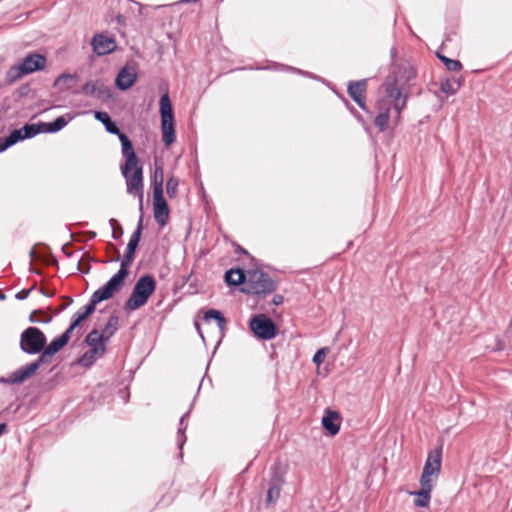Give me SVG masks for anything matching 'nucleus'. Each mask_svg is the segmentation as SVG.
I'll use <instances>...</instances> for the list:
<instances>
[{"instance_id": "nucleus-22", "label": "nucleus", "mask_w": 512, "mask_h": 512, "mask_svg": "<svg viewBox=\"0 0 512 512\" xmlns=\"http://www.w3.org/2000/svg\"><path fill=\"white\" fill-rule=\"evenodd\" d=\"M420 490L410 492V495L415 496L414 505L416 507H427L431 500V491L435 485L420 482Z\"/></svg>"}, {"instance_id": "nucleus-45", "label": "nucleus", "mask_w": 512, "mask_h": 512, "mask_svg": "<svg viewBox=\"0 0 512 512\" xmlns=\"http://www.w3.org/2000/svg\"><path fill=\"white\" fill-rule=\"evenodd\" d=\"M82 322H83V319H81V317L79 315L74 314L72 317L71 324L69 325V327L66 329V331L64 333H67V336L70 337L73 330L76 327H78Z\"/></svg>"}, {"instance_id": "nucleus-13", "label": "nucleus", "mask_w": 512, "mask_h": 512, "mask_svg": "<svg viewBox=\"0 0 512 512\" xmlns=\"http://www.w3.org/2000/svg\"><path fill=\"white\" fill-rule=\"evenodd\" d=\"M375 108L378 114L374 119V125L379 131L383 132L388 128L390 111L391 108H394V100L386 95V97L379 98L376 101Z\"/></svg>"}, {"instance_id": "nucleus-30", "label": "nucleus", "mask_w": 512, "mask_h": 512, "mask_svg": "<svg viewBox=\"0 0 512 512\" xmlns=\"http://www.w3.org/2000/svg\"><path fill=\"white\" fill-rule=\"evenodd\" d=\"M106 336L103 333H99L97 329H93L88 335L86 336L84 342L89 347H105L104 342L107 341Z\"/></svg>"}, {"instance_id": "nucleus-48", "label": "nucleus", "mask_w": 512, "mask_h": 512, "mask_svg": "<svg viewBox=\"0 0 512 512\" xmlns=\"http://www.w3.org/2000/svg\"><path fill=\"white\" fill-rule=\"evenodd\" d=\"M284 301V297L280 294L274 295L272 299V304L275 306L281 305Z\"/></svg>"}, {"instance_id": "nucleus-57", "label": "nucleus", "mask_w": 512, "mask_h": 512, "mask_svg": "<svg viewBox=\"0 0 512 512\" xmlns=\"http://www.w3.org/2000/svg\"><path fill=\"white\" fill-rule=\"evenodd\" d=\"M34 255H35V250H34V249H32V250L30 251V256H31V257H33Z\"/></svg>"}, {"instance_id": "nucleus-26", "label": "nucleus", "mask_w": 512, "mask_h": 512, "mask_svg": "<svg viewBox=\"0 0 512 512\" xmlns=\"http://www.w3.org/2000/svg\"><path fill=\"white\" fill-rule=\"evenodd\" d=\"M23 65L31 67V73L42 70L46 64L44 55L37 53H28L22 60Z\"/></svg>"}, {"instance_id": "nucleus-46", "label": "nucleus", "mask_w": 512, "mask_h": 512, "mask_svg": "<svg viewBox=\"0 0 512 512\" xmlns=\"http://www.w3.org/2000/svg\"><path fill=\"white\" fill-rule=\"evenodd\" d=\"M325 355L326 350L324 348L319 349L313 356V362L316 365H320L321 363H323Z\"/></svg>"}, {"instance_id": "nucleus-19", "label": "nucleus", "mask_w": 512, "mask_h": 512, "mask_svg": "<svg viewBox=\"0 0 512 512\" xmlns=\"http://www.w3.org/2000/svg\"><path fill=\"white\" fill-rule=\"evenodd\" d=\"M82 92L86 96L100 100H106L111 96L109 87L100 80L86 82L82 87Z\"/></svg>"}, {"instance_id": "nucleus-4", "label": "nucleus", "mask_w": 512, "mask_h": 512, "mask_svg": "<svg viewBox=\"0 0 512 512\" xmlns=\"http://www.w3.org/2000/svg\"><path fill=\"white\" fill-rule=\"evenodd\" d=\"M277 289L276 282L272 277L260 270H251L248 272V281L243 292L256 296H266Z\"/></svg>"}, {"instance_id": "nucleus-12", "label": "nucleus", "mask_w": 512, "mask_h": 512, "mask_svg": "<svg viewBox=\"0 0 512 512\" xmlns=\"http://www.w3.org/2000/svg\"><path fill=\"white\" fill-rule=\"evenodd\" d=\"M43 364L44 363L41 362L39 358H37L35 361L25 366H21L15 371L11 372L7 378H2L1 382L10 385L21 384L32 377Z\"/></svg>"}, {"instance_id": "nucleus-34", "label": "nucleus", "mask_w": 512, "mask_h": 512, "mask_svg": "<svg viewBox=\"0 0 512 512\" xmlns=\"http://www.w3.org/2000/svg\"><path fill=\"white\" fill-rule=\"evenodd\" d=\"M459 88L460 82L455 78L441 80L440 82V90L448 95L455 94L459 90Z\"/></svg>"}, {"instance_id": "nucleus-49", "label": "nucleus", "mask_w": 512, "mask_h": 512, "mask_svg": "<svg viewBox=\"0 0 512 512\" xmlns=\"http://www.w3.org/2000/svg\"><path fill=\"white\" fill-rule=\"evenodd\" d=\"M506 349V344L504 340H497L496 347L494 348V351H502Z\"/></svg>"}, {"instance_id": "nucleus-29", "label": "nucleus", "mask_w": 512, "mask_h": 512, "mask_svg": "<svg viewBox=\"0 0 512 512\" xmlns=\"http://www.w3.org/2000/svg\"><path fill=\"white\" fill-rule=\"evenodd\" d=\"M164 171L162 165H156L151 176L153 194L163 192Z\"/></svg>"}, {"instance_id": "nucleus-28", "label": "nucleus", "mask_w": 512, "mask_h": 512, "mask_svg": "<svg viewBox=\"0 0 512 512\" xmlns=\"http://www.w3.org/2000/svg\"><path fill=\"white\" fill-rule=\"evenodd\" d=\"M31 67H26L23 63H19L10 67L6 74V80L8 83H13L19 80L22 76L30 74Z\"/></svg>"}, {"instance_id": "nucleus-17", "label": "nucleus", "mask_w": 512, "mask_h": 512, "mask_svg": "<svg viewBox=\"0 0 512 512\" xmlns=\"http://www.w3.org/2000/svg\"><path fill=\"white\" fill-rule=\"evenodd\" d=\"M367 85V79L350 81L347 85V92L349 96L364 111H367V106L365 103V93L367 90Z\"/></svg>"}, {"instance_id": "nucleus-21", "label": "nucleus", "mask_w": 512, "mask_h": 512, "mask_svg": "<svg viewBox=\"0 0 512 512\" xmlns=\"http://www.w3.org/2000/svg\"><path fill=\"white\" fill-rule=\"evenodd\" d=\"M11 133L18 143L26 139H31L40 133H44V131L42 122H39L37 124H25L22 128L15 129Z\"/></svg>"}, {"instance_id": "nucleus-20", "label": "nucleus", "mask_w": 512, "mask_h": 512, "mask_svg": "<svg viewBox=\"0 0 512 512\" xmlns=\"http://www.w3.org/2000/svg\"><path fill=\"white\" fill-rule=\"evenodd\" d=\"M91 45L93 51L99 56L109 54L116 48L115 40L107 37L106 34H94Z\"/></svg>"}, {"instance_id": "nucleus-8", "label": "nucleus", "mask_w": 512, "mask_h": 512, "mask_svg": "<svg viewBox=\"0 0 512 512\" xmlns=\"http://www.w3.org/2000/svg\"><path fill=\"white\" fill-rule=\"evenodd\" d=\"M442 465V446L436 447L429 451L425 461L420 482L436 485L440 476Z\"/></svg>"}, {"instance_id": "nucleus-58", "label": "nucleus", "mask_w": 512, "mask_h": 512, "mask_svg": "<svg viewBox=\"0 0 512 512\" xmlns=\"http://www.w3.org/2000/svg\"><path fill=\"white\" fill-rule=\"evenodd\" d=\"M511 419H512V409H511Z\"/></svg>"}, {"instance_id": "nucleus-44", "label": "nucleus", "mask_w": 512, "mask_h": 512, "mask_svg": "<svg viewBox=\"0 0 512 512\" xmlns=\"http://www.w3.org/2000/svg\"><path fill=\"white\" fill-rule=\"evenodd\" d=\"M82 322H83V319H81V317L79 315L74 314L72 317L71 324L69 325V327L66 329V331L64 333H67V336L70 337L73 330L76 327H78Z\"/></svg>"}, {"instance_id": "nucleus-10", "label": "nucleus", "mask_w": 512, "mask_h": 512, "mask_svg": "<svg viewBox=\"0 0 512 512\" xmlns=\"http://www.w3.org/2000/svg\"><path fill=\"white\" fill-rule=\"evenodd\" d=\"M130 0L118 1V7H112L105 15L107 25L117 31L126 29L131 23V17L126 12L125 7Z\"/></svg>"}, {"instance_id": "nucleus-41", "label": "nucleus", "mask_w": 512, "mask_h": 512, "mask_svg": "<svg viewBox=\"0 0 512 512\" xmlns=\"http://www.w3.org/2000/svg\"><path fill=\"white\" fill-rule=\"evenodd\" d=\"M16 143L17 142L14 139L11 132L6 137H0V153L4 152L5 150H7L11 146L15 145Z\"/></svg>"}, {"instance_id": "nucleus-23", "label": "nucleus", "mask_w": 512, "mask_h": 512, "mask_svg": "<svg viewBox=\"0 0 512 512\" xmlns=\"http://www.w3.org/2000/svg\"><path fill=\"white\" fill-rule=\"evenodd\" d=\"M106 351V347H90L83 355H81L77 359V364L89 368L91 367L99 358H101Z\"/></svg>"}, {"instance_id": "nucleus-14", "label": "nucleus", "mask_w": 512, "mask_h": 512, "mask_svg": "<svg viewBox=\"0 0 512 512\" xmlns=\"http://www.w3.org/2000/svg\"><path fill=\"white\" fill-rule=\"evenodd\" d=\"M285 483L284 473L278 467H274L269 481V488L266 495V506H273L280 497L282 486Z\"/></svg>"}, {"instance_id": "nucleus-50", "label": "nucleus", "mask_w": 512, "mask_h": 512, "mask_svg": "<svg viewBox=\"0 0 512 512\" xmlns=\"http://www.w3.org/2000/svg\"><path fill=\"white\" fill-rule=\"evenodd\" d=\"M74 314L79 315L81 319H83V321L89 317L87 313L84 311L83 307L78 309Z\"/></svg>"}, {"instance_id": "nucleus-2", "label": "nucleus", "mask_w": 512, "mask_h": 512, "mask_svg": "<svg viewBox=\"0 0 512 512\" xmlns=\"http://www.w3.org/2000/svg\"><path fill=\"white\" fill-rule=\"evenodd\" d=\"M125 159L124 165L121 166V172L126 179V190L130 195L138 196L140 211L143 210V169L139 165V159L134 152V159L129 161V156L122 153Z\"/></svg>"}, {"instance_id": "nucleus-42", "label": "nucleus", "mask_w": 512, "mask_h": 512, "mask_svg": "<svg viewBox=\"0 0 512 512\" xmlns=\"http://www.w3.org/2000/svg\"><path fill=\"white\" fill-rule=\"evenodd\" d=\"M77 75L76 74H69V73H62L55 81V86L60 85L61 83L68 84L69 81H76ZM67 89H70L71 86L67 85Z\"/></svg>"}, {"instance_id": "nucleus-9", "label": "nucleus", "mask_w": 512, "mask_h": 512, "mask_svg": "<svg viewBox=\"0 0 512 512\" xmlns=\"http://www.w3.org/2000/svg\"><path fill=\"white\" fill-rule=\"evenodd\" d=\"M249 327L255 336L261 340H271L277 335V326L265 314H258L252 317Z\"/></svg>"}, {"instance_id": "nucleus-43", "label": "nucleus", "mask_w": 512, "mask_h": 512, "mask_svg": "<svg viewBox=\"0 0 512 512\" xmlns=\"http://www.w3.org/2000/svg\"><path fill=\"white\" fill-rule=\"evenodd\" d=\"M111 227H112V237L114 239H118L120 238L122 235H123V229L122 227L119 225V223L117 222L116 219L112 218L110 219L109 221Z\"/></svg>"}, {"instance_id": "nucleus-51", "label": "nucleus", "mask_w": 512, "mask_h": 512, "mask_svg": "<svg viewBox=\"0 0 512 512\" xmlns=\"http://www.w3.org/2000/svg\"><path fill=\"white\" fill-rule=\"evenodd\" d=\"M450 41H451L450 35L446 34L445 38L442 40V44H441L440 48L443 49L444 47H446L448 42H450Z\"/></svg>"}, {"instance_id": "nucleus-24", "label": "nucleus", "mask_w": 512, "mask_h": 512, "mask_svg": "<svg viewBox=\"0 0 512 512\" xmlns=\"http://www.w3.org/2000/svg\"><path fill=\"white\" fill-rule=\"evenodd\" d=\"M322 425L331 436H335L340 430L339 414L337 412L327 410L322 417Z\"/></svg>"}, {"instance_id": "nucleus-54", "label": "nucleus", "mask_w": 512, "mask_h": 512, "mask_svg": "<svg viewBox=\"0 0 512 512\" xmlns=\"http://www.w3.org/2000/svg\"><path fill=\"white\" fill-rule=\"evenodd\" d=\"M390 54H391V58H392V59H395V58H396V56H397V50H396V48H395V47H392V48L390 49Z\"/></svg>"}, {"instance_id": "nucleus-5", "label": "nucleus", "mask_w": 512, "mask_h": 512, "mask_svg": "<svg viewBox=\"0 0 512 512\" xmlns=\"http://www.w3.org/2000/svg\"><path fill=\"white\" fill-rule=\"evenodd\" d=\"M47 343V337L42 330L30 326L20 334L19 346L22 352L29 355L41 354Z\"/></svg>"}, {"instance_id": "nucleus-1", "label": "nucleus", "mask_w": 512, "mask_h": 512, "mask_svg": "<svg viewBox=\"0 0 512 512\" xmlns=\"http://www.w3.org/2000/svg\"><path fill=\"white\" fill-rule=\"evenodd\" d=\"M415 77L414 67L409 63H404L397 66L393 74L387 77L383 83L386 95L394 100V110L397 114L396 121L400 120V114L406 107L407 96L402 94Z\"/></svg>"}, {"instance_id": "nucleus-38", "label": "nucleus", "mask_w": 512, "mask_h": 512, "mask_svg": "<svg viewBox=\"0 0 512 512\" xmlns=\"http://www.w3.org/2000/svg\"><path fill=\"white\" fill-rule=\"evenodd\" d=\"M179 181L175 176H171L166 182V192L170 198H174L177 195Z\"/></svg>"}, {"instance_id": "nucleus-16", "label": "nucleus", "mask_w": 512, "mask_h": 512, "mask_svg": "<svg viewBox=\"0 0 512 512\" xmlns=\"http://www.w3.org/2000/svg\"><path fill=\"white\" fill-rule=\"evenodd\" d=\"M70 337L67 333H62L60 336L54 338L49 344L46 343L43 352L38 357L44 364H49L53 356L58 353L64 346L68 344Z\"/></svg>"}, {"instance_id": "nucleus-37", "label": "nucleus", "mask_w": 512, "mask_h": 512, "mask_svg": "<svg viewBox=\"0 0 512 512\" xmlns=\"http://www.w3.org/2000/svg\"><path fill=\"white\" fill-rule=\"evenodd\" d=\"M51 320L52 317L46 315L41 309L34 310L29 315V321L32 323H49Z\"/></svg>"}, {"instance_id": "nucleus-52", "label": "nucleus", "mask_w": 512, "mask_h": 512, "mask_svg": "<svg viewBox=\"0 0 512 512\" xmlns=\"http://www.w3.org/2000/svg\"><path fill=\"white\" fill-rule=\"evenodd\" d=\"M512 336V320H511V323L509 325V328L507 329L506 333H505V337L510 339V337Z\"/></svg>"}, {"instance_id": "nucleus-32", "label": "nucleus", "mask_w": 512, "mask_h": 512, "mask_svg": "<svg viewBox=\"0 0 512 512\" xmlns=\"http://www.w3.org/2000/svg\"><path fill=\"white\" fill-rule=\"evenodd\" d=\"M67 124L68 121L63 116L57 117L52 122H42L44 133H56L62 130Z\"/></svg>"}, {"instance_id": "nucleus-15", "label": "nucleus", "mask_w": 512, "mask_h": 512, "mask_svg": "<svg viewBox=\"0 0 512 512\" xmlns=\"http://www.w3.org/2000/svg\"><path fill=\"white\" fill-rule=\"evenodd\" d=\"M142 222H143V218H142V216H140L138 224H137V228L135 229V231L132 233V235L130 237V240L127 244L126 252L121 261L120 266L122 268L128 269V267L132 264V262L134 260L135 251H136V249L139 245L140 239H141V234H142V229H143Z\"/></svg>"}, {"instance_id": "nucleus-27", "label": "nucleus", "mask_w": 512, "mask_h": 512, "mask_svg": "<svg viewBox=\"0 0 512 512\" xmlns=\"http://www.w3.org/2000/svg\"><path fill=\"white\" fill-rule=\"evenodd\" d=\"M244 271L240 268H232L225 272L224 280L228 286H239L245 282Z\"/></svg>"}, {"instance_id": "nucleus-31", "label": "nucleus", "mask_w": 512, "mask_h": 512, "mask_svg": "<svg viewBox=\"0 0 512 512\" xmlns=\"http://www.w3.org/2000/svg\"><path fill=\"white\" fill-rule=\"evenodd\" d=\"M189 413H190V410H188L186 413H184L179 420V429L177 432V446L180 450H182V448L186 442L185 431L188 427L187 418L189 417Z\"/></svg>"}, {"instance_id": "nucleus-39", "label": "nucleus", "mask_w": 512, "mask_h": 512, "mask_svg": "<svg viewBox=\"0 0 512 512\" xmlns=\"http://www.w3.org/2000/svg\"><path fill=\"white\" fill-rule=\"evenodd\" d=\"M103 300L94 292L87 305L83 306L84 311L87 313L88 316L94 313L96 306L98 303L102 302Z\"/></svg>"}, {"instance_id": "nucleus-55", "label": "nucleus", "mask_w": 512, "mask_h": 512, "mask_svg": "<svg viewBox=\"0 0 512 512\" xmlns=\"http://www.w3.org/2000/svg\"><path fill=\"white\" fill-rule=\"evenodd\" d=\"M195 326H196V329L198 330L199 335L201 336V338H202V339H204V336H203V334H202V332H201V330H200V325H199V323H198V322H196V323H195Z\"/></svg>"}, {"instance_id": "nucleus-56", "label": "nucleus", "mask_w": 512, "mask_h": 512, "mask_svg": "<svg viewBox=\"0 0 512 512\" xmlns=\"http://www.w3.org/2000/svg\"><path fill=\"white\" fill-rule=\"evenodd\" d=\"M6 298L4 293H0V300H4Z\"/></svg>"}, {"instance_id": "nucleus-18", "label": "nucleus", "mask_w": 512, "mask_h": 512, "mask_svg": "<svg viewBox=\"0 0 512 512\" xmlns=\"http://www.w3.org/2000/svg\"><path fill=\"white\" fill-rule=\"evenodd\" d=\"M153 208L155 221L164 226L169 219V207L162 193L153 194Z\"/></svg>"}, {"instance_id": "nucleus-35", "label": "nucleus", "mask_w": 512, "mask_h": 512, "mask_svg": "<svg viewBox=\"0 0 512 512\" xmlns=\"http://www.w3.org/2000/svg\"><path fill=\"white\" fill-rule=\"evenodd\" d=\"M436 56L438 59L445 65L446 69L452 72H459L462 70L463 65L460 61L450 59L443 54H441L439 51L436 52Z\"/></svg>"}, {"instance_id": "nucleus-36", "label": "nucleus", "mask_w": 512, "mask_h": 512, "mask_svg": "<svg viewBox=\"0 0 512 512\" xmlns=\"http://www.w3.org/2000/svg\"><path fill=\"white\" fill-rule=\"evenodd\" d=\"M118 325L119 317L116 315H111L102 331V333L106 336V340H109V338L116 333L118 330Z\"/></svg>"}, {"instance_id": "nucleus-40", "label": "nucleus", "mask_w": 512, "mask_h": 512, "mask_svg": "<svg viewBox=\"0 0 512 512\" xmlns=\"http://www.w3.org/2000/svg\"><path fill=\"white\" fill-rule=\"evenodd\" d=\"M264 69H282V70L298 73V74H301V75H304V76L312 77V75L309 72L300 70V69L292 67V66H287V65L279 64V63H274V65L272 67H265Z\"/></svg>"}, {"instance_id": "nucleus-33", "label": "nucleus", "mask_w": 512, "mask_h": 512, "mask_svg": "<svg viewBox=\"0 0 512 512\" xmlns=\"http://www.w3.org/2000/svg\"><path fill=\"white\" fill-rule=\"evenodd\" d=\"M211 320H215L220 330H223L226 325V319L223 314L216 309H209L204 314V321L210 322Z\"/></svg>"}, {"instance_id": "nucleus-47", "label": "nucleus", "mask_w": 512, "mask_h": 512, "mask_svg": "<svg viewBox=\"0 0 512 512\" xmlns=\"http://www.w3.org/2000/svg\"><path fill=\"white\" fill-rule=\"evenodd\" d=\"M34 289V287H31L29 289H23L16 293L15 298L18 300H24L28 298L30 292Z\"/></svg>"}, {"instance_id": "nucleus-7", "label": "nucleus", "mask_w": 512, "mask_h": 512, "mask_svg": "<svg viewBox=\"0 0 512 512\" xmlns=\"http://www.w3.org/2000/svg\"><path fill=\"white\" fill-rule=\"evenodd\" d=\"M94 118L101 122L106 131L110 134L117 135L121 145H122V153H125L129 156V161L134 159V148L131 140L128 138V136L123 133L115 122L112 121L111 117L107 112L104 111H95L94 112Z\"/></svg>"}, {"instance_id": "nucleus-25", "label": "nucleus", "mask_w": 512, "mask_h": 512, "mask_svg": "<svg viewBox=\"0 0 512 512\" xmlns=\"http://www.w3.org/2000/svg\"><path fill=\"white\" fill-rule=\"evenodd\" d=\"M136 81V75L130 73L126 68L119 71L115 79V85L119 90L129 89Z\"/></svg>"}, {"instance_id": "nucleus-3", "label": "nucleus", "mask_w": 512, "mask_h": 512, "mask_svg": "<svg viewBox=\"0 0 512 512\" xmlns=\"http://www.w3.org/2000/svg\"><path fill=\"white\" fill-rule=\"evenodd\" d=\"M156 289V280L152 275H143L135 283L131 295L124 304L127 311H135L144 306Z\"/></svg>"}, {"instance_id": "nucleus-6", "label": "nucleus", "mask_w": 512, "mask_h": 512, "mask_svg": "<svg viewBox=\"0 0 512 512\" xmlns=\"http://www.w3.org/2000/svg\"><path fill=\"white\" fill-rule=\"evenodd\" d=\"M160 116L162 140L166 146H170L176 140L174 128V113L169 95L167 93L160 97Z\"/></svg>"}, {"instance_id": "nucleus-11", "label": "nucleus", "mask_w": 512, "mask_h": 512, "mask_svg": "<svg viewBox=\"0 0 512 512\" xmlns=\"http://www.w3.org/2000/svg\"><path fill=\"white\" fill-rule=\"evenodd\" d=\"M129 274L128 269L122 268L116 274H114L102 287L97 289L95 293L103 300H108L113 294L119 291L125 283V280Z\"/></svg>"}, {"instance_id": "nucleus-53", "label": "nucleus", "mask_w": 512, "mask_h": 512, "mask_svg": "<svg viewBox=\"0 0 512 512\" xmlns=\"http://www.w3.org/2000/svg\"><path fill=\"white\" fill-rule=\"evenodd\" d=\"M7 431V424L6 423H0V436L4 434Z\"/></svg>"}]
</instances>
